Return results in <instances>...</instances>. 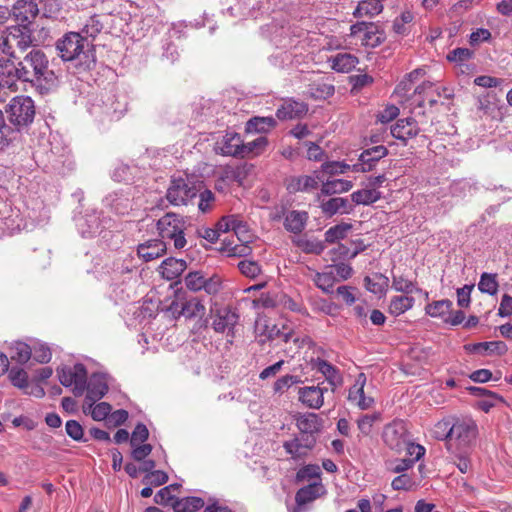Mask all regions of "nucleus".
<instances>
[{
    "label": "nucleus",
    "mask_w": 512,
    "mask_h": 512,
    "mask_svg": "<svg viewBox=\"0 0 512 512\" xmlns=\"http://www.w3.org/2000/svg\"><path fill=\"white\" fill-rule=\"evenodd\" d=\"M166 244L163 240L152 239L140 244L137 254L145 262L161 257L166 252Z\"/></svg>",
    "instance_id": "nucleus-25"
},
{
    "label": "nucleus",
    "mask_w": 512,
    "mask_h": 512,
    "mask_svg": "<svg viewBox=\"0 0 512 512\" xmlns=\"http://www.w3.org/2000/svg\"><path fill=\"white\" fill-rule=\"evenodd\" d=\"M315 285L325 293H331L336 281L334 271L328 270L324 272H317L313 278Z\"/></svg>",
    "instance_id": "nucleus-48"
},
{
    "label": "nucleus",
    "mask_w": 512,
    "mask_h": 512,
    "mask_svg": "<svg viewBox=\"0 0 512 512\" xmlns=\"http://www.w3.org/2000/svg\"><path fill=\"white\" fill-rule=\"evenodd\" d=\"M111 286L112 289L109 295L110 299L116 306H123V311L125 312L126 301L128 298L127 284L125 281H121L119 283L113 282Z\"/></svg>",
    "instance_id": "nucleus-50"
},
{
    "label": "nucleus",
    "mask_w": 512,
    "mask_h": 512,
    "mask_svg": "<svg viewBox=\"0 0 512 512\" xmlns=\"http://www.w3.org/2000/svg\"><path fill=\"white\" fill-rule=\"evenodd\" d=\"M76 228L83 238H94L108 227L110 219L102 216V212L87 209L84 213L75 216Z\"/></svg>",
    "instance_id": "nucleus-6"
},
{
    "label": "nucleus",
    "mask_w": 512,
    "mask_h": 512,
    "mask_svg": "<svg viewBox=\"0 0 512 512\" xmlns=\"http://www.w3.org/2000/svg\"><path fill=\"white\" fill-rule=\"evenodd\" d=\"M60 383L71 388L75 396H81L86 389L87 370L86 367L77 363L73 366H63L57 369Z\"/></svg>",
    "instance_id": "nucleus-7"
},
{
    "label": "nucleus",
    "mask_w": 512,
    "mask_h": 512,
    "mask_svg": "<svg viewBox=\"0 0 512 512\" xmlns=\"http://www.w3.org/2000/svg\"><path fill=\"white\" fill-rule=\"evenodd\" d=\"M381 198V193L374 188H366L353 192L351 199L356 205H370Z\"/></svg>",
    "instance_id": "nucleus-42"
},
{
    "label": "nucleus",
    "mask_w": 512,
    "mask_h": 512,
    "mask_svg": "<svg viewBox=\"0 0 512 512\" xmlns=\"http://www.w3.org/2000/svg\"><path fill=\"white\" fill-rule=\"evenodd\" d=\"M350 35L359 37L362 45L372 48L380 45L385 39L384 33L374 23L365 21L351 25Z\"/></svg>",
    "instance_id": "nucleus-11"
},
{
    "label": "nucleus",
    "mask_w": 512,
    "mask_h": 512,
    "mask_svg": "<svg viewBox=\"0 0 512 512\" xmlns=\"http://www.w3.org/2000/svg\"><path fill=\"white\" fill-rule=\"evenodd\" d=\"M324 391L319 386H306L299 389V400L309 408L319 409L324 403Z\"/></svg>",
    "instance_id": "nucleus-27"
},
{
    "label": "nucleus",
    "mask_w": 512,
    "mask_h": 512,
    "mask_svg": "<svg viewBox=\"0 0 512 512\" xmlns=\"http://www.w3.org/2000/svg\"><path fill=\"white\" fill-rule=\"evenodd\" d=\"M321 189L317 195V200H320L322 196H330L334 194H340L349 191L353 187L352 181L344 179H325L322 176L320 180Z\"/></svg>",
    "instance_id": "nucleus-28"
},
{
    "label": "nucleus",
    "mask_w": 512,
    "mask_h": 512,
    "mask_svg": "<svg viewBox=\"0 0 512 512\" xmlns=\"http://www.w3.org/2000/svg\"><path fill=\"white\" fill-rule=\"evenodd\" d=\"M8 378L13 386L21 389L22 391L24 389L29 388L28 374L22 368H18V367L11 368L8 373Z\"/></svg>",
    "instance_id": "nucleus-53"
},
{
    "label": "nucleus",
    "mask_w": 512,
    "mask_h": 512,
    "mask_svg": "<svg viewBox=\"0 0 512 512\" xmlns=\"http://www.w3.org/2000/svg\"><path fill=\"white\" fill-rule=\"evenodd\" d=\"M238 318V315L228 308L217 309L212 322L213 329L219 333L229 334L237 324Z\"/></svg>",
    "instance_id": "nucleus-23"
},
{
    "label": "nucleus",
    "mask_w": 512,
    "mask_h": 512,
    "mask_svg": "<svg viewBox=\"0 0 512 512\" xmlns=\"http://www.w3.org/2000/svg\"><path fill=\"white\" fill-rule=\"evenodd\" d=\"M324 493L325 488L320 481L300 488L295 496L296 507L291 509L290 512H302L304 505L314 501Z\"/></svg>",
    "instance_id": "nucleus-19"
},
{
    "label": "nucleus",
    "mask_w": 512,
    "mask_h": 512,
    "mask_svg": "<svg viewBox=\"0 0 512 512\" xmlns=\"http://www.w3.org/2000/svg\"><path fill=\"white\" fill-rule=\"evenodd\" d=\"M317 370L324 375L327 382L331 386L332 392L342 385L343 378L339 370L333 366L331 363L326 360H318L317 362Z\"/></svg>",
    "instance_id": "nucleus-34"
},
{
    "label": "nucleus",
    "mask_w": 512,
    "mask_h": 512,
    "mask_svg": "<svg viewBox=\"0 0 512 512\" xmlns=\"http://www.w3.org/2000/svg\"><path fill=\"white\" fill-rule=\"evenodd\" d=\"M392 289L404 294L422 292V289L417 287L416 282L408 279L402 274H395L394 272H392Z\"/></svg>",
    "instance_id": "nucleus-41"
},
{
    "label": "nucleus",
    "mask_w": 512,
    "mask_h": 512,
    "mask_svg": "<svg viewBox=\"0 0 512 512\" xmlns=\"http://www.w3.org/2000/svg\"><path fill=\"white\" fill-rule=\"evenodd\" d=\"M384 0H362L358 3L357 7L353 11V15L356 18L368 17L372 18L383 11Z\"/></svg>",
    "instance_id": "nucleus-33"
},
{
    "label": "nucleus",
    "mask_w": 512,
    "mask_h": 512,
    "mask_svg": "<svg viewBox=\"0 0 512 512\" xmlns=\"http://www.w3.org/2000/svg\"><path fill=\"white\" fill-rule=\"evenodd\" d=\"M267 143L268 141L264 136H260L253 141L243 143V157H246L250 154H260L267 146Z\"/></svg>",
    "instance_id": "nucleus-59"
},
{
    "label": "nucleus",
    "mask_w": 512,
    "mask_h": 512,
    "mask_svg": "<svg viewBox=\"0 0 512 512\" xmlns=\"http://www.w3.org/2000/svg\"><path fill=\"white\" fill-rule=\"evenodd\" d=\"M320 180H322V175L318 171H315L312 175L292 177L287 183V190L290 193H309L319 187Z\"/></svg>",
    "instance_id": "nucleus-20"
},
{
    "label": "nucleus",
    "mask_w": 512,
    "mask_h": 512,
    "mask_svg": "<svg viewBox=\"0 0 512 512\" xmlns=\"http://www.w3.org/2000/svg\"><path fill=\"white\" fill-rule=\"evenodd\" d=\"M65 431L66 434L74 441H87L86 439H84V430L82 425L76 420H68L65 424Z\"/></svg>",
    "instance_id": "nucleus-61"
},
{
    "label": "nucleus",
    "mask_w": 512,
    "mask_h": 512,
    "mask_svg": "<svg viewBox=\"0 0 512 512\" xmlns=\"http://www.w3.org/2000/svg\"><path fill=\"white\" fill-rule=\"evenodd\" d=\"M56 49L63 61L74 62L80 71L91 70L96 63L93 46L79 32H68L56 43Z\"/></svg>",
    "instance_id": "nucleus-1"
},
{
    "label": "nucleus",
    "mask_w": 512,
    "mask_h": 512,
    "mask_svg": "<svg viewBox=\"0 0 512 512\" xmlns=\"http://www.w3.org/2000/svg\"><path fill=\"white\" fill-rule=\"evenodd\" d=\"M202 182H197L188 175H173L166 192V198L174 206L186 205L195 198Z\"/></svg>",
    "instance_id": "nucleus-3"
},
{
    "label": "nucleus",
    "mask_w": 512,
    "mask_h": 512,
    "mask_svg": "<svg viewBox=\"0 0 512 512\" xmlns=\"http://www.w3.org/2000/svg\"><path fill=\"white\" fill-rule=\"evenodd\" d=\"M320 208L326 216H333L336 213L348 214L352 210L347 198L334 197L328 200H319Z\"/></svg>",
    "instance_id": "nucleus-29"
},
{
    "label": "nucleus",
    "mask_w": 512,
    "mask_h": 512,
    "mask_svg": "<svg viewBox=\"0 0 512 512\" xmlns=\"http://www.w3.org/2000/svg\"><path fill=\"white\" fill-rule=\"evenodd\" d=\"M32 348V356L38 363H48L51 360L52 353L45 343H36Z\"/></svg>",
    "instance_id": "nucleus-60"
},
{
    "label": "nucleus",
    "mask_w": 512,
    "mask_h": 512,
    "mask_svg": "<svg viewBox=\"0 0 512 512\" xmlns=\"http://www.w3.org/2000/svg\"><path fill=\"white\" fill-rule=\"evenodd\" d=\"M383 440L391 449L403 450L409 441L405 423L401 420H394L387 424L383 430Z\"/></svg>",
    "instance_id": "nucleus-12"
},
{
    "label": "nucleus",
    "mask_w": 512,
    "mask_h": 512,
    "mask_svg": "<svg viewBox=\"0 0 512 512\" xmlns=\"http://www.w3.org/2000/svg\"><path fill=\"white\" fill-rule=\"evenodd\" d=\"M216 229L218 233H227L229 231H234L239 240H243L241 235L246 232V225L239 220L235 215H229L222 217L216 224Z\"/></svg>",
    "instance_id": "nucleus-32"
},
{
    "label": "nucleus",
    "mask_w": 512,
    "mask_h": 512,
    "mask_svg": "<svg viewBox=\"0 0 512 512\" xmlns=\"http://www.w3.org/2000/svg\"><path fill=\"white\" fill-rule=\"evenodd\" d=\"M276 125L273 117H253L247 122L246 129L248 132H266Z\"/></svg>",
    "instance_id": "nucleus-47"
},
{
    "label": "nucleus",
    "mask_w": 512,
    "mask_h": 512,
    "mask_svg": "<svg viewBox=\"0 0 512 512\" xmlns=\"http://www.w3.org/2000/svg\"><path fill=\"white\" fill-rule=\"evenodd\" d=\"M204 500L200 497H184L176 499L172 503V508L175 512H195L204 506Z\"/></svg>",
    "instance_id": "nucleus-40"
},
{
    "label": "nucleus",
    "mask_w": 512,
    "mask_h": 512,
    "mask_svg": "<svg viewBox=\"0 0 512 512\" xmlns=\"http://www.w3.org/2000/svg\"><path fill=\"white\" fill-rule=\"evenodd\" d=\"M453 306L449 299L434 301L425 307V313L433 318H444L451 311Z\"/></svg>",
    "instance_id": "nucleus-44"
},
{
    "label": "nucleus",
    "mask_w": 512,
    "mask_h": 512,
    "mask_svg": "<svg viewBox=\"0 0 512 512\" xmlns=\"http://www.w3.org/2000/svg\"><path fill=\"white\" fill-rule=\"evenodd\" d=\"M186 267L185 260L170 257L161 263L159 271L163 278L174 280L185 271Z\"/></svg>",
    "instance_id": "nucleus-30"
},
{
    "label": "nucleus",
    "mask_w": 512,
    "mask_h": 512,
    "mask_svg": "<svg viewBox=\"0 0 512 512\" xmlns=\"http://www.w3.org/2000/svg\"><path fill=\"white\" fill-rule=\"evenodd\" d=\"M86 402L100 400L108 391V376L104 373H94L86 382Z\"/></svg>",
    "instance_id": "nucleus-21"
},
{
    "label": "nucleus",
    "mask_w": 512,
    "mask_h": 512,
    "mask_svg": "<svg viewBox=\"0 0 512 512\" xmlns=\"http://www.w3.org/2000/svg\"><path fill=\"white\" fill-rule=\"evenodd\" d=\"M149 437V430L145 424L138 423L130 433V457L135 461L144 460L152 451L151 444L143 443Z\"/></svg>",
    "instance_id": "nucleus-10"
},
{
    "label": "nucleus",
    "mask_w": 512,
    "mask_h": 512,
    "mask_svg": "<svg viewBox=\"0 0 512 512\" xmlns=\"http://www.w3.org/2000/svg\"><path fill=\"white\" fill-rule=\"evenodd\" d=\"M217 154L224 156L243 157V140L236 132H227L215 143Z\"/></svg>",
    "instance_id": "nucleus-16"
},
{
    "label": "nucleus",
    "mask_w": 512,
    "mask_h": 512,
    "mask_svg": "<svg viewBox=\"0 0 512 512\" xmlns=\"http://www.w3.org/2000/svg\"><path fill=\"white\" fill-rule=\"evenodd\" d=\"M335 92L334 86L325 81H314L306 91V94L315 100H324L331 97Z\"/></svg>",
    "instance_id": "nucleus-38"
},
{
    "label": "nucleus",
    "mask_w": 512,
    "mask_h": 512,
    "mask_svg": "<svg viewBox=\"0 0 512 512\" xmlns=\"http://www.w3.org/2000/svg\"><path fill=\"white\" fill-rule=\"evenodd\" d=\"M453 429V422L451 419H443L437 422L432 430V436L437 440H447L450 444Z\"/></svg>",
    "instance_id": "nucleus-49"
},
{
    "label": "nucleus",
    "mask_w": 512,
    "mask_h": 512,
    "mask_svg": "<svg viewBox=\"0 0 512 512\" xmlns=\"http://www.w3.org/2000/svg\"><path fill=\"white\" fill-rule=\"evenodd\" d=\"M187 222L185 218L176 213H166L157 221V230L160 240H171L176 249H183L186 244L185 231Z\"/></svg>",
    "instance_id": "nucleus-4"
},
{
    "label": "nucleus",
    "mask_w": 512,
    "mask_h": 512,
    "mask_svg": "<svg viewBox=\"0 0 512 512\" xmlns=\"http://www.w3.org/2000/svg\"><path fill=\"white\" fill-rule=\"evenodd\" d=\"M331 68L337 72L348 73L358 64V58L350 53H338L329 59Z\"/></svg>",
    "instance_id": "nucleus-35"
},
{
    "label": "nucleus",
    "mask_w": 512,
    "mask_h": 512,
    "mask_svg": "<svg viewBox=\"0 0 512 512\" xmlns=\"http://www.w3.org/2000/svg\"><path fill=\"white\" fill-rule=\"evenodd\" d=\"M6 113L10 123L20 130L32 123L35 115L34 102L28 96H16L8 104Z\"/></svg>",
    "instance_id": "nucleus-5"
},
{
    "label": "nucleus",
    "mask_w": 512,
    "mask_h": 512,
    "mask_svg": "<svg viewBox=\"0 0 512 512\" xmlns=\"http://www.w3.org/2000/svg\"><path fill=\"white\" fill-rule=\"evenodd\" d=\"M307 219V212L296 210L290 211L285 216L284 227L286 230L298 234L305 228Z\"/></svg>",
    "instance_id": "nucleus-36"
},
{
    "label": "nucleus",
    "mask_w": 512,
    "mask_h": 512,
    "mask_svg": "<svg viewBox=\"0 0 512 512\" xmlns=\"http://www.w3.org/2000/svg\"><path fill=\"white\" fill-rule=\"evenodd\" d=\"M367 377L364 373H359L354 384L349 388L348 401L356 405L361 410H367L374 404V399L365 394L364 388Z\"/></svg>",
    "instance_id": "nucleus-15"
},
{
    "label": "nucleus",
    "mask_w": 512,
    "mask_h": 512,
    "mask_svg": "<svg viewBox=\"0 0 512 512\" xmlns=\"http://www.w3.org/2000/svg\"><path fill=\"white\" fill-rule=\"evenodd\" d=\"M387 153L388 150L383 145L374 146L364 150L359 157V162L352 166L353 171H370L374 167L375 163L385 157Z\"/></svg>",
    "instance_id": "nucleus-18"
},
{
    "label": "nucleus",
    "mask_w": 512,
    "mask_h": 512,
    "mask_svg": "<svg viewBox=\"0 0 512 512\" xmlns=\"http://www.w3.org/2000/svg\"><path fill=\"white\" fill-rule=\"evenodd\" d=\"M321 419L315 413L301 414L296 418V426L301 435H313L321 429Z\"/></svg>",
    "instance_id": "nucleus-31"
},
{
    "label": "nucleus",
    "mask_w": 512,
    "mask_h": 512,
    "mask_svg": "<svg viewBox=\"0 0 512 512\" xmlns=\"http://www.w3.org/2000/svg\"><path fill=\"white\" fill-rule=\"evenodd\" d=\"M498 282L496 274L491 273H483L480 277V281L478 283V289L482 293H486L488 295H495L498 291Z\"/></svg>",
    "instance_id": "nucleus-52"
},
{
    "label": "nucleus",
    "mask_w": 512,
    "mask_h": 512,
    "mask_svg": "<svg viewBox=\"0 0 512 512\" xmlns=\"http://www.w3.org/2000/svg\"><path fill=\"white\" fill-rule=\"evenodd\" d=\"M127 201L128 198L124 191L120 193L114 192L105 198L106 205L119 215H125L127 213Z\"/></svg>",
    "instance_id": "nucleus-45"
},
{
    "label": "nucleus",
    "mask_w": 512,
    "mask_h": 512,
    "mask_svg": "<svg viewBox=\"0 0 512 512\" xmlns=\"http://www.w3.org/2000/svg\"><path fill=\"white\" fill-rule=\"evenodd\" d=\"M23 82H38L52 85L55 82L53 71L48 69V59L41 50L30 51L17 63Z\"/></svg>",
    "instance_id": "nucleus-2"
},
{
    "label": "nucleus",
    "mask_w": 512,
    "mask_h": 512,
    "mask_svg": "<svg viewBox=\"0 0 512 512\" xmlns=\"http://www.w3.org/2000/svg\"><path fill=\"white\" fill-rule=\"evenodd\" d=\"M87 403H89L91 417L95 421H102L105 419L107 420L111 412L110 404L106 402H100L94 405L95 402L92 401H88Z\"/></svg>",
    "instance_id": "nucleus-58"
},
{
    "label": "nucleus",
    "mask_w": 512,
    "mask_h": 512,
    "mask_svg": "<svg viewBox=\"0 0 512 512\" xmlns=\"http://www.w3.org/2000/svg\"><path fill=\"white\" fill-rule=\"evenodd\" d=\"M155 468V462L151 459H144L140 461L139 467L130 463V477L137 476L138 472H145L143 482L145 484L160 486L167 482L168 476L164 471L153 470Z\"/></svg>",
    "instance_id": "nucleus-14"
},
{
    "label": "nucleus",
    "mask_w": 512,
    "mask_h": 512,
    "mask_svg": "<svg viewBox=\"0 0 512 512\" xmlns=\"http://www.w3.org/2000/svg\"><path fill=\"white\" fill-rule=\"evenodd\" d=\"M32 43L31 36L29 35L26 27L13 26L9 27L2 35L0 47L2 51L9 55L11 58L16 59L14 55L15 48L21 52L25 51Z\"/></svg>",
    "instance_id": "nucleus-8"
},
{
    "label": "nucleus",
    "mask_w": 512,
    "mask_h": 512,
    "mask_svg": "<svg viewBox=\"0 0 512 512\" xmlns=\"http://www.w3.org/2000/svg\"><path fill=\"white\" fill-rule=\"evenodd\" d=\"M294 242L305 253L321 254L324 250L323 243L316 239L298 238Z\"/></svg>",
    "instance_id": "nucleus-55"
},
{
    "label": "nucleus",
    "mask_w": 512,
    "mask_h": 512,
    "mask_svg": "<svg viewBox=\"0 0 512 512\" xmlns=\"http://www.w3.org/2000/svg\"><path fill=\"white\" fill-rule=\"evenodd\" d=\"M472 351L481 355H504L508 347L503 341L479 342L472 346Z\"/></svg>",
    "instance_id": "nucleus-37"
},
{
    "label": "nucleus",
    "mask_w": 512,
    "mask_h": 512,
    "mask_svg": "<svg viewBox=\"0 0 512 512\" xmlns=\"http://www.w3.org/2000/svg\"><path fill=\"white\" fill-rule=\"evenodd\" d=\"M419 133V127L414 118L399 119L391 127V135L403 142L415 137Z\"/></svg>",
    "instance_id": "nucleus-24"
},
{
    "label": "nucleus",
    "mask_w": 512,
    "mask_h": 512,
    "mask_svg": "<svg viewBox=\"0 0 512 512\" xmlns=\"http://www.w3.org/2000/svg\"><path fill=\"white\" fill-rule=\"evenodd\" d=\"M477 436V425L472 419H457L453 422L450 445L468 447Z\"/></svg>",
    "instance_id": "nucleus-9"
},
{
    "label": "nucleus",
    "mask_w": 512,
    "mask_h": 512,
    "mask_svg": "<svg viewBox=\"0 0 512 512\" xmlns=\"http://www.w3.org/2000/svg\"><path fill=\"white\" fill-rule=\"evenodd\" d=\"M366 289L374 294H382L389 285V278L381 273H376L373 277H365Z\"/></svg>",
    "instance_id": "nucleus-46"
},
{
    "label": "nucleus",
    "mask_w": 512,
    "mask_h": 512,
    "mask_svg": "<svg viewBox=\"0 0 512 512\" xmlns=\"http://www.w3.org/2000/svg\"><path fill=\"white\" fill-rule=\"evenodd\" d=\"M350 169V165L344 162L332 161L323 163L320 172L321 175L335 176L338 174H344Z\"/></svg>",
    "instance_id": "nucleus-57"
},
{
    "label": "nucleus",
    "mask_w": 512,
    "mask_h": 512,
    "mask_svg": "<svg viewBox=\"0 0 512 512\" xmlns=\"http://www.w3.org/2000/svg\"><path fill=\"white\" fill-rule=\"evenodd\" d=\"M18 81H23L17 63L11 59H0V87L16 89Z\"/></svg>",
    "instance_id": "nucleus-17"
},
{
    "label": "nucleus",
    "mask_w": 512,
    "mask_h": 512,
    "mask_svg": "<svg viewBox=\"0 0 512 512\" xmlns=\"http://www.w3.org/2000/svg\"><path fill=\"white\" fill-rule=\"evenodd\" d=\"M415 303V299L411 296L400 295L394 296L390 300L389 313L393 316H400L410 310Z\"/></svg>",
    "instance_id": "nucleus-39"
},
{
    "label": "nucleus",
    "mask_w": 512,
    "mask_h": 512,
    "mask_svg": "<svg viewBox=\"0 0 512 512\" xmlns=\"http://www.w3.org/2000/svg\"><path fill=\"white\" fill-rule=\"evenodd\" d=\"M472 54V51L468 48H456L448 53L447 59L450 62H454L462 66L466 61L471 59Z\"/></svg>",
    "instance_id": "nucleus-64"
},
{
    "label": "nucleus",
    "mask_w": 512,
    "mask_h": 512,
    "mask_svg": "<svg viewBox=\"0 0 512 512\" xmlns=\"http://www.w3.org/2000/svg\"><path fill=\"white\" fill-rule=\"evenodd\" d=\"M32 356V348L24 342H15L11 346V359L20 363L25 364Z\"/></svg>",
    "instance_id": "nucleus-51"
},
{
    "label": "nucleus",
    "mask_w": 512,
    "mask_h": 512,
    "mask_svg": "<svg viewBox=\"0 0 512 512\" xmlns=\"http://www.w3.org/2000/svg\"><path fill=\"white\" fill-rule=\"evenodd\" d=\"M240 272L249 278H255L261 273V267L256 261L242 260L238 263Z\"/></svg>",
    "instance_id": "nucleus-63"
},
{
    "label": "nucleus",
    "mask_w": 512,
    "mask_h": 512,
    "mask_svg": "<svg viewBox=\"0 0 512 512\" xmlns=\"http://www.w3.org/2000/svg\"><path fill=\"white\" fill-rule=\"evenodd\" d=\"M307 111V104L289 99L284 101L283 104L277 109L276 116L280 120H292L302 117L307 113Z\"/></svg>",
    "instance_id": "nucleus-26"
},
{
    "label": "nucleus",
    "mask_w": 512,
    "mask_h": 512,
    "mask_svg": "<svg viewBox=\"0 0 512 512\" xmlns=\"http://www.w3.org/2000/svg\"><path fill=\"white\" fill-rule=\"evenodd\" d=\"M205 276L199 271L189 272L185 277V286L194 292L203 288Z\"/></svg>",
    "instance_id": "nucleus-62"
},
{
    "label": "nucleus",
    "mask_w": 512,
    "mask_h": 512,
    "mask_svg": "<svg viewBox=\"0 0 512 512\" xmlns=\"http://www.w3.org/2000/svg\"><path fill=\"white\" fill-rule=\"evenodd\" d=\"M38 13V5L33 0H18L11 10V14L21 23L22 27L30 23Z\"/></svg>",
    "instance_id": "nucleus-22"
},
{
    "label": "nucleus",
    "mask_w": 512,
    "mask_h": 512,
    "mask_svg": "<svg viewBox=\"0 0 512 512\" xmlns=\"http://www.w3.org/2000/svg\"><path fill=\"white\" fill-rule=\"evenodd\" d=\"M183 317L187 319L202 318L205 315L206 308L197 298L183 300Z\"/></svg>",
    "instance_id": "nucleus-43"
},
{
    "label": "nucleus",
    "mask_w": 512,
    "mask_h": 512,
    "mask_svg": "<svg viewBox=\"0 0 512 512\" xmlns=\"http://www.w3.org/2000/svg\"><path fill=\"white\" fill-rule=\"evenodd\" d=\"M352 225L348 223H340L330 227L325 232V240L329 243H334L346 237L347 233L351 230Z\"/></svg>",
    "instance_id": "nucleus-54"
},
{
    "label": "nucleus",
    "mask_w": 512,
    "mask_h": 512,
    "mask_svg": "<svg viewBox=\"0 0 512 512\" xmlns=\"http://www.w3.org/2000/svg\"><path fill=\"white\" fill-rule=\"evenodd\" d=\"M103 29V24L100 21V18L98 15L91 16L84 27L82 28L81 34L84 36V38H95Z\"/></svg>",
    "instance_id": "nucleus-56"
},
{
    "label": "nucleus",
    "mask_w": 512,
    "mask_h": 512,
    "mask_svg": "<svg viewBox=\"0 0 512 512\" xmlns=\"http://www.w3.org/2000/svg\"><path fill=\"white\" fill-rule=\"evenodd\" d=\"M316 444L313 435H300L283 443V448L293 460H300L308 456Z\"/></svg>",
    "instance_id": "nucleus-13"
}]
</instances>
